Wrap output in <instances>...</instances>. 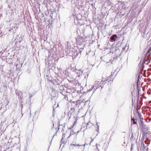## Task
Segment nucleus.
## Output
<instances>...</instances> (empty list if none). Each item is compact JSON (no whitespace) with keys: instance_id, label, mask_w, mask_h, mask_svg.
Here are the masks:
<instances>
[{"instance_id":"412c9836","label":"nucleus","mask_w":151,"mask_h":151,"mask_svg":"<svg viewBox=\"0 0 151 151\" xmlns=\"http://www.w3.org/2000/svg\"><path fill=\"white\" fill-rule=\"evenodd\" d=\"M63 52H64V51ZM66 50H65V52H64L63 54V55H62V56L61 55V57H64V56L66 55Z\"/></svg>"},{"instance_id":"4be33fe9","label":"nucleus","mask_w":151,"mask_h":151,"mask_svg":"<svg viewBox=\"0 0 151 151\" xmlns=\"http://www.w3.org/2000/svg\"><path fill=\"white\" fill-rule=\"evenodd\" d=\"M61 24H62V25H63L64 26H65V22H63V23H61Z\"/></svg>"},{"instance_id":"ea45409f","label":"nucleus","mask_w":151,"mask_h":151,"mask_svg":"<svg viewBox=\"0 0 151 151\" xmlns=\"http://www.w3.org/2000/svg\"><path fill=\"white\" fill-rule=\"evenodd\" d=\"M61 54H62V53L60 52Z\"/></svg>"},{"instance_id":"393cba45","label":"nucleus","mask_w":151,"mask_h":151,"mask_svg":"<svg viewBox=\"0 0 151 151\" xmlns=\"http://www.w3.org/2000/svg\"><path fill=\"white\" fill-rule=\"evenodd\" d=\"M63 73L64 74V75H65V74H66V70H65L64 72H63Z\"/></svg>"},{"instance_id":"c9c22d12","label":"nucleus","mask_w":151,"mask_h":151,"mask_svg":"<svg viewBox=\"0 0 151 151\" xmlns=\"http://www.w3.org/2000/svg\"><path fill=\"white\" fill-rule=\"evenodd\" d=\"M150 68H151V64L150 65Z\"/></svg>"},{"instance_id":"c756f323","label":"nucleus","mask_w":151,"mask_h":151,"mask_svg":"<svg viewBox=\"0 0 151 151\" xmlns=\"http://www.w3.org/2000/svg\"><path fill=\"white\" fill-rule=\"evenodd\" d=\"M8 8H9V9L11 8V6L9 5H8Z\"/></svg>"},{"instance_id":"a19ab883","label":"nucleus","mask_w":151,"mask_h":151,"mask_svg":"<svg viewBox=\"0 0 151 151\" xmlns=\"http://www.w3.org/2000/svg\"><path fill=\"white\" fill-rule=\"evenodd\" d=\"M30 114H31V113H30Z\"/></svg>"},{"instance_id":"0eeeda50","label":"nucleus","mask_w":151,"mask_h":151,"mask_svg":"<svg viewBox=\"0 0 151 151\" xmlns=\"http://www.w3.org/2000/svg\"><path fill=\"white\" fill-rule=\"evenodd\" d=\"M113 76L111 75L109 77H107L106 80H104V81H105V83H107L108 84H111L113 82Z\"/></svg>"},{"instance_id":"4c0bfd02","label":"nucleus","mask_w":151,"mask_h":151,"mask_svg":"<svg viewBox=\"0 0 151 151\" xmlns=\"http://www.w3.org/2000/svg\"><path fill=\"white\" fill-rule=\"evenodd\" d=\"M52 138H53V137ZM52 139H53V138H52V140H52ZM51 141H52V140H51ZM51 141L50 143H51Z\"/></svg>"},{"instance_id":"58836bf2","label":"nucleus","mask_w":151,"mask_h":151,"mask_svg":"<svg viewBox=\"0 0 151 151\" xmlns=\"http://www.w3.org/2000/svg\"><path fill=\"white\" fill-rule=\"evenodd\" d=\"M58 123H59L58 124H60V123H59V122H58Z\"/></svg>"},{"instance_id":"ddd939ff","label":"nucleus","mask_w":151,"mask_h":151,"mask_svg":"<svg viewBox=\"0 0 151 151\" xmlns=\"http://www.w3.org/2000/svg\"><path fill=\"white\" fill-rule=\"evenodd\" d=\"M78 40L81 41L82 43L83 42H84L85 41V39L83 37H79L78 39Z\"/></svg>"},{"instance_id":"aec40b11","label":"nucleus","mask_w":151,"mask_h":151,"mask_svg":"<svg viewBox=\"0 0 151 151\" xmlns=\"http://www.w3.org/2000/svg\"><path fill=\"white\" fill-rule=\"evenodd\" d=\"M0 151H5L4 147H1L0 148Z\"/></svg>"},{"instance_id":"f8f14e48","label":"nucleus","mask_w":151,"mask_h":151,"mask_svg":"<svg viewBox=\"0 0 151 151\" xmlns=\"http://www.w3.org/2000/svg\"><path fill=\"white\" fill-rule=\"evenodd\" d=\"M131 121L132 123L133 124H135L137 123L136 121H135V119L134 118H132Z\"/></svg>"},{"instance_id":"f704fd0d","label":"nucleus","mask_w":151,"mask_h":151,"mask_svg":"<svg viewBox=\"0 0 151 151\" xmlns=\"http://www.w3.org/2000/svg\"><path fill=\"white\" fill-rule=\"evenodd\" d=\"M32 96L31 95L29 96V98H30L32 97Z\"/></svg>"},{"instance_id":"1a4fd4ad","label":"nucleus","mask_w":151,"mask_h":151,"mask_svg":"<svg viewBox=\"0 0 151 151\" xmlns=\"http://www.w3.org/2000/svg\"><path fill=\"white\" fill-rule=\"evenodd\" d=\"M22 63H20L19 65L18 64H16L15 65L16 67V68L17 69V70H19V71H21V67H22Z\"/></svg>"},{"instance_id":"423d86ee","label":"nucleus","mask_w":151,"mask_h":151,"mask_svg":"<svg viewBox=\"0 0 151 151\" xmlns=\"http://www.w3.org/2000/svg\"><path fill=\"white\" fill-rule=\"evenodd\" d=\"M52 82H53V84L55 86H58V87H60L59 86H60V84L61 83L62 81L59 80V79L56 78L55 79L53 80V81H51Z\"/></svg>"},{"instance_id":"9b49d317","label":"nucleus","mask_w":151,"mask_h":151,"mask_svg":"<svg viewBox=\"0 0 151 151\" xmlns=\"http://www.w3.org/2000/svg\"><path fill=\"white\" fill-rule=\"evenodd\" d=\"M139 121L141 122V124L143 123V118L142 117V115L141 114L139 113Z\"/></svg>"},{"instance_id":"a878e982","label":"nucleus","mask_w":151,"mask_h":151,"mask_svg":"<svg viewBox=\"0 0 151 151\" xmlns=\"http://www.w3.org/2000/svg\"><path fill=\"white\" fill-rule=\"evenodd\" d=\"M2 31L1 30V28H0V35L2 33Z\"/></svg>"},{"instance_id":"f3484780","label":"nucleus","mask_w":151,"mask_h":151,"mask_svg":"<svg viewBox=\"0 0 151 151\" xmlns=\"http://www.w3.org/2000/svg\"><path fill=\"white\" fill-rule=\"evenodd\" d=\"M134 137L133 133L132 134L131 137L130 138L131 140L132 141H134Z\"/></svg>"},{"instance_id":"9d476101","label":"nucleus","mask_w":151,"mask_h":151,"mask_svg":"<svg viewBox=\"0 0 151 151\" xmlns=\"http://www.w3.org/2000/svg\"><path fill=\"white\" fill-rule=\"evenodd\" d=\"M48 25L47 26L49 27H52L53 25H52V20L50 21H48Z\"/></svg>"},{"instance_id":"f257e3e1","label":"nucleus","mask_w":151,"mask_h":151,"mask_svg":"<svg viewBox=\"0 0 151 151\" xmlns=\"http://www.w3.org/2000/svg\"><path fill=\"white\" fill-rule=\"evenodd\" d=\"M48 56L47 59H45V65L48 68H50L51 67H53L54 66L55 67V65H56V63L58 62V58L56 57L55 54H52Z\"/></svg>"},{"instance_id":"6ab92c4d","label":"nucleus","mask_w":151,"mask_h":151,"mask_svg":"<svg viewBox=\"0 0 151 151\" xmlns=\"http://www.w3.org/2000/svg\"><path fill=\"white\" fill-rule=\"evenodd\" d=\"M2 60H6V61L7 63L8 62V61H7V58H5L4 56H2Z\"/></svg>"},{"instance_id":"c85d7f7f","label":"nucleus","mask_w":151,"mask_h":151,"mask_svg":"<svg viewBox=\"0 0 151 151\" xmlns=\"http://www.w3.org/2000/svg\"><path fill=\"white\" fill-rule=\"evenodd\" d=\"M3 53V52L2 51H1L0 52V54H2Z\"/></svg>"},{"instance_id":"bb28decb","label":"nucleus","mask_w":151,"mask_h":151,"mask_svg":"<svg viewBox=\"0 0 151 151\" xmlns=\"http://www.w3.org/2000/svg\"><path fill=\"white\" fill-rule=\"evenodd\" d=\"M15 2V1L14 0H12L11 1V3H12V2H13V3H14V2Z\"/></svg>"},{"instance_id":"a211bd4d","label":"nucleus","mask_w":151,"mask_h":151,"mask_svg":"<svg viewBox=\"0 0 151 151\" xmlns=\"http://www.w3.org/2000/svg\"><path fill=\"white\" fill-rule=\"evenodd\" d=\"M46 79H47V80L48 81H50L51 82L52 81H51L50 80V77L49 76H47V75L46 76Z\"/></svg>"},{"instance_id":"5701e85b","label":"nucleus","mask_w":151,"mask_h":151,"mask_svg":"<svg viewBox=\"0 0 151 151\" xmlns=\"http://www.w3.org/2000/svg\"><path fill=\"white\" fill-rule=\"evenodd\" d=\"M64 113H65V114H64V116H61V117H62V118H64L65 117V112Z\"/></svg>"},{"instance_id":"e433bc0d","label":"nucleus","mask_w":151,"mask_h":151,"mask_svg":"<svg viewBox=\"0 0 151 151\" xmlns=\"http://www.w3.org/2000/svg\"><path fill=\"white\" fill-rule=\"evenodd\" d=\"M2 35H1L0 36V37H2Z\"/></svg>"},{"instance_id":"72a5a7b5","label":"nucleus","mask_w":151,"mask_h":151,"mask_svg":"<svg viewBox=\"0 0 151 151\" xmlns=\"http://www.w3.org/2000/svg\"><path fill=\"white\" fill-rule=\"evenodd\" d=\"M53 127H54L55 124H54V123H53Z\"/></svg>"},{"instance_id":"cd10ccee","label":"nucleus","mask_w":151,"mask_h":151,"mask_svg":"<svg viewBox=\"0 0 151 151\" xmlns=\"http://www.w3.org/2000/svg\"><path fill=\"white\" fill-rule=\"evenodd\" d=\"M60 125H58V130H59V129H60V128H59V126H60Z\"/></svg>"},{"instance_id":"f03ea898","label":"nucleus","mask_w":151,"mask_h":151,"mask_svg":"<svg viewBox=\"0 0 151 151\" xmlns=\"http://www.w3.org/2000/svg\"><path fill=\"white\" fill-rule=\"evenodd\" d=\"M60 89V92L63 95L64 97V99L66 98V86H65V85H62L61 86H60V87H59Z\"/></svg>"},{"instance_id":"473e14b6","label":"nucleus","mask_w":151,"mask_h":151,"mask_svg":"<svg viewBox=\"0 0 151 151\" xmlns=\"http://www.w3.org/2000/svg\"><path fill=\"white\" fill-rule=\"evenodd\" d=\"M76 122H75L73 124V125H74L75 124H76Z\"/></svg>"},{"instance_id":"6e6552de","label":"nucleus","mask_w":151,"mask_h":151,"mask_svg":"<svg viewBox=\"0 0 151 151\" xmlns=\"http://www.w3.org/2000/svg\"><path fill=\"white\" fill-rule=\"evenodd\" d=\"M140 127L142 132H145L147 130V127L143 123L140 124Z\"/></svg>"},{"instance_id":"4468645a","label":"nucleus","mask_w":151,"mask_h":151,"mask_svg":"<svg viewBox=\"0 0 151 151\" xmlns=\"http://www.w3.org/2000/svg\"><path fill=\"white\" fill-rule=\"evenodd\" d=\"M40 19L41 21L43 22H46V19H45L44 15L42 16L41 17Z\"/></svg>"},{"instance_id":"39448f33","label":"nucleus","mask_w":151,"mask_h":151,"mask_svg":"<svg viewBox=\"0 0 151 151\" xmlns=\"http://www.w3.org/2000/svg\"><path fill=\"white\" fill-rule=\"evenodd\" d=\"M65 138V134H63L62 136V138L61 140V144L60 146V148L61 147V149L64 147L65 144L66 143V142H65V141L64 140Z\"/></svg>"},{"instance_id":"7c9ffc66","label":"nucleus","mask_w":151,"mask_h":151,"mask_svg":"<svg viewBox=\"0 0 151 151\" xmlns=\"http://www.w3.org/2000/svg\"><path fill=\"white\" fill-rule=\"evenodd\" d=\"M93 139H92V140H91V142H90V143H91L92 142H93Z\"/></svg>"},{"instance_id":"7ed1b4c3","label":"nucleus","mask_w":151,"mask_h":151,"mask_svg":"<svg viewBox=\"0 0 151 151\" xmlns=\"http://www.w3.org/2000/svg\"><path fill=\"white\" fill-rule=\"evenodd\" d=\"M17 24L16 23L12 24L10 25V29L9 31L12 32H15L18 28Z\"/></svg>"},{"instance_id":"dca6fc26","label":"nucleus","mask_w":151,"mask_h":151,"mask_svg":"<svg viewBox=\"0 0 151 151\" xmlns=\"http://www.w3.org/2000/svg\"><path fill=\"white\" fill-rule=\"evenodd\" d=\"M116 37V35H113L111 38V39L112 40H114V41H115L116 40L114 38V37Z\"/></svg>"},{"instance_id":"2eb2a0df","label":"nucleus","mask_w":151,"mask_h":151,"mask_svg":"<svg viewBox=\"0 0 151 151\" xmlns=\"http://www.w3.org/2000/svg\"><path fill=\"white\" fill-rule=\"evenodd\" d=\"M19 107L20 108H21V113L22 114V116H23V114H22V109L23 107V105L22 104H21L19 105Z\"/></svg>"},{"instance_id":"b1692460","label":"nucleus","mask_w":151,"mask_h":151,"mask_svg":"<svg viewBox=\"0 0 151 151\" xmlns=\"http://www.w3.org/2000/svg\"><path fill=\"white\" fill-rule=\"evenodd\" d=\"M113 60H114L117 59V57H113Z\"/></svg>"},{"instance_id":"2f4dec72","label":"nucleus","mask_w":151,"mask_h":151,"mask_svg":"<svg viewBox=\"0 0 151 151\" xmlns=\"http://www.w3.org/2000/svg\"><path fill=\"white\" fill-rule=\"evenodd\" d=\"M96 148L98 149L97 147H98V145L96 144Z\"/></svg>"},{"instance_id":"20e7f679","label":"nucleus","mask_w":151,"mask_h":151,"mask_svg":"<svg viewBox=\"0 0 151 151\" xmlns=\"http://www.w3.org/2000/svg\"><path fill=\"white\" fill-rule=\"evenodd\" d=\"M22 40V37L19 35L17 36L16 39L14 40L15 41V44L16 46H17L18 45H20V44L21 41Z\"/></svg>"}]
</instances>
